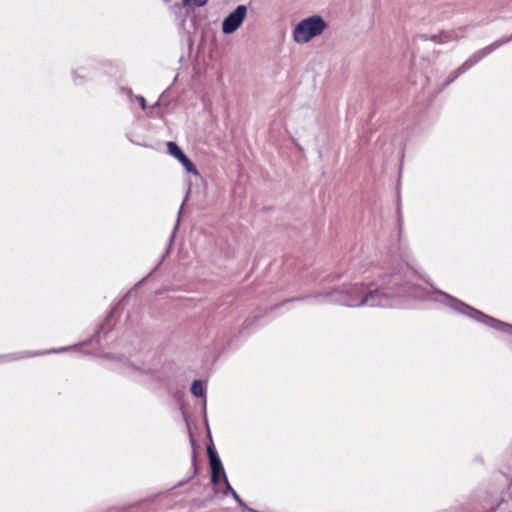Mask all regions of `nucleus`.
I'll list each match as a JSON object with an SVG mask.
<instances>
[{"label":"nucleus","mask_w":512,"mask_h":512,"mask_svg":"<svg viewBox=\"0 0 512 512\" xmlns=\"http://www.w3.org/2000/svg\"><path fill=\"white\" fill-rule=\"evenodd\" d=\"M457 309L465 316L472 318L474 320H495L494 318H491L484 313H482L479 310H476L468 305H465L463 303L459 304Z\"/></svg>","instance_id":"5"},{"label":"nucleus","mask_w":512,"mask_h":512,"mask_svg":"<svg viewBox=\"0 0 512 512\" xmlns=\"http://www.w3.org/2000/svg\"><path fill=\"white\" fill-rule=\"evenodd\" d=\"M167 148L169 153L175 158H177L183 152L181 148L175 142L172 141H169L167 143Z\"/></svg>","instance_id":"9"},{"label":"nucleus","mask_w":512,"mask_h":512,"mask_svg":"<svg viewBox=\"0 0 512 512\" xmlns=\"http://www.w3.org/2000/svg\"><path fill=\"white\" fill-rule=\"evenodd\" d=\"M209 0H182L181 7H203Z\"/></svg>","instance_id":"8"},{"label":"nucleus","mask_w":512,"mask_h":512,"mask_svg":"<svg viewBox=\"0 0 512 512\" xmlns=\"http://www.w3.org/2000/svg\"><path fill=\"white\" fill-rule=\"evenodd\" d=\"M181 164L185 167V169L194 174V175H198L199 172L198 170L196 169L195 165L193 164V162L188 158L186 157L182 162Z\"/></svg>","instance_id":"10"},{"label":"nucleus","mask_w":512,"mask_h":512,"mask_svg":"<svg viewBox=\"0 0 512 512\" xmlns=\"http://www.w3.org/2000/svg\"><path fill=\"white\" fill-rule=\"evenodd\" d=\"M191 393L195 397H203L204 396V388H203V384H202V382L200 380H195L192 383Z\"/></svg>","instance_id":"7"},{"label":"nucleus","mask_w":512,"mask_h":512,"mask_svg":"<svg viewBox=\"0 0 512 512\" xmlns=\"http://www.w3.org/2000/svg\"><path fill=\"white\" fill-rule=\"evenodd\" d=\"M136 100L138 101V103L140 104L142 109H146L147 104H146V100L143 96H137Z\"/></svg>","instance_id":"11"},{"label":"nucleus","mask_w":512,"mask_h":512,"mask_svg":"<svg viewBox=\"0 0 512 512\" xmlns=\"http://www.w3.org/2000/svg\"><path fill=\"white\" fill-rule=\"evenodd\" d=\"M207 453L209 456L210 467H211V482L213 485H217L220 481V478L223 477L226 482L227 477L221 463L220 458L218 457L217 452L213 447L207 448Z\"/></svg>","instance_id":"4"},{"label":"nucleus","mask_w":512,"mask_h":512,"mask_svg":"<svg viewBox=\"0 0 512 512\" xmlns=\"http://www.w3.org/2000/svg\"><path fill=\"white\" fill-rule=\"evenodd\" d=\"M326 26L325 21L318 15L305 18L296 25L293 38L297 43H307L322 34Z\"/></svg>","instance_id":"2"},{"label":"nucleus","mask_w":512,"mask_h":512,"mask_svg":"<svg viewBox=\"0 0 512 512\" xmlns=\"http://www.w3.org/2000/svg\"><path fill=\"white\" fill-rule=\"evenodd\" d=\"M247 13L244 5H239L232 13H230L223 21L222 30L226 34L236 31L242 24Z\"/></svg>","instance_id":"3"},{"label":"nucleus","mask_w":512,"mask_h":512,"mask_svg":"<svg viewBox=\"0 0 512 512\" xmlns=\"http://www.w3.org/2000/svg\"><path fill=\"white\" fill-rule=\"evenodd\" d=\"M187 156L182 152L176 159L181 163Z\"/></svg>","instance_id":"12"},{"label":"nucleus","mask_w":512,"mask_h":512,"mask_svg":"<svg viewBox=\"0 0 512 512\" xmlns=\"http://www.w3.org/2000/svg\"><path fill=\"white\" fill-rule=\"evenodd\" d=\"M490 326L500 332L512 334V325L507 322H486Z\"/></svg>","instance_id":"6"},{"label":"nucleus","mask_w":512,"mask_h":512,"mask_svg":"<svg viewBox=\"0 0 512 512\" xmlns=\"http://www.w3.org/2000/svg\"><path fill=\"white\" fill-rule=\"evenodd\" d=\"M399 293L386 292L384 290L373 289L372 285L350 284L341 291V301L349 307L360 306H385L389 297Z\"/></svg>","instance_id":"1"}]
</instances>
